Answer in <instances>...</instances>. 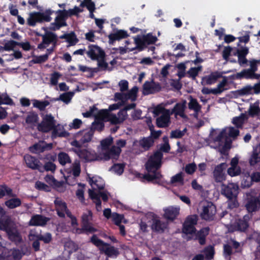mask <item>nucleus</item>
Listing matches in <instances>:
<instances>
[{
	"label": "nucleus",
	"instance_id": "nucleus-4",
	"mask_svg": "<svg viewBox=\"0 0 260 260\" xmlns=\"http://www.w3.org/2000/svg\"><path fill=\"white\" fill-rule=\"evenodd\" d=\"M54 12L51 9L46 10L44 12H34L30 13L27 19V23L29 26H34L37 23L50 22L52 20L51 15Z\"/></svg>",
	"mask_w": 260,
	"mask_h": 260
},
{
	"label": "nucleus",
	"instance_id": "nucleus-11",
	"mask_svg": "<svg viewBox=\"0 0 260 260\" xmlns=\"http://www.w3.org/2000/svg\"><path fill=\"white\" fill-rule=\"evenodd\" d=\"M150 226L153 232L161 234L168 229V222L161 220L158 217H153Z\"/></svg>",
	"mask_w": 260,
	"mask_h": 260
},
{
	"label": "nucleus",
	"instance_id": "nucleus-17",
	"mask_svg": "<svg viewBox=\"0 0 260 260\" xmlns=\"http://www.w3.org/2000/svg\"><path fill=\"white\" fill-rule=\"evenodd\" d=\"M227 165L223 162L217 165L213 172V177L216 182L221 183L225 180V174L224 170L226 169Z\"/></svg>",
	"mask_w": 260,
	"mask_h": 260
},
{
	"label": "nucleus",
	"instance_id": "nucleus-63",
	"mask_svg": "<svg viewBox=\"0 0 260 260\" xmlns=\"http://www.w3.org/2000/svg\"><path fill=\"white\" fill-rule=\"evenodd\" d=\"M113 141V138L111 137L103 140L101 142L103 150H104L109 148V147L112 144Z\"/></svg>",
	"mask_w": 260,
	"mask_h": 260
},
{
	"label": "nucleus",
	"instance_id": "nucleus-12",
	"mask_svg": "<svg viewBox=\"0 0 260 260\" xmlns=\"http://www.w3.org/2000/svg\"><path fill=\"white\" fill-rule=\"evenodd\" d=\"M252 215L247 214L242 218L236 220L233 225L235 230L241 232H246L249 226V221Z\"/></svg>",
	"mask_w": 260,
	"mask_h": 260
},
{
	"label": "nucleus",
	"instance_id": "nucleus-35",
	"mask_svg": "<svg viewBox=\"0 0 260 260\" xmlns=\"http://www.w3.org/2000/svg\"><path fill=\"white\" fill-rule=\"evenodd\" d=\"M22 256V254L19 249L13 248L10 250L7 260H20Z\"/></svg>",
	"mask_w": 260,
	"mask_h": 260
},
{
	"label": "nucleus",
	"instance_id": "nucleus-18",
	"mask_svg": "<svg viewBox=\"0 0 260 260\" xmlns=\"http://www.w3.org/2000/svg\"><path fill=\"white\" fill-rule=\"evenodd\" d=\"M24 159L28 168L42 172L41 164L40 160L36 157L32 156L29 154H26L24 156Z\"/></svg>",
	"mask_w": 260,
	"mask_h": 260
},
{
	"label": "nucleus",
	"instance_id": "nucleus-56",
	"mask_svg": "<svg viewBox=\"0 0 260 260\" xmlns=\"http://www.w3.org/2000/svg\"><path fill=\"white\" fill-rule=\"evenodd\" d=\"M199 217L197 214L188 215L185 219L184 222L195 226L197 224Z\"/></svg>",
	"mask_w": 260,
	"mask_h": 260
},
{
	"label": "nucleus",
	"instance_id": "nucleus-58",
	"mask_svg": "<svg viewBox=\"0 0 260 260\" xmlns=\"http://www.w3.org/2000/svg\"><path fill=\"white\" fill-rule=\"evenodd\" d=\"M197 169V165L194 162L187 164L185 167V172L189 175L193 174Z\"/></svg>",
	"mask_w": 260,
	"mask_h": 260
},
{
	"label": "nucleus",
	"instance_id": "nucleus-13",
	"mask_svg": "<svg viewBox=\"0 0 260 260\" xmlns=\"http://www.w3.org/2000/svg\"><path fill=\"white\" fill-rule=\"evenodd\" d=\"M238 190V186L235 183H229L227 185L222 184L221 193L228 199H232L234 198H237Z\"/></svg>",
	"mask_w": 260,
	"mask_h": 260
},
{
	"label": "nucleus",
	"instance_id": "nucleus-60",
	"mask_svg": "<svg viewBox=\"0 0 260 260\" xmlns=\"http://www.w3.org/2000/svg\"><path fill=\"white\" fill-rule=\"evenodd\" d=\"M258 162H260V156L258 152L254 150L249 159V164L251 166H254Z\"/></svg>",
	"mask_w": 260,
	"mask_h": 260
},
{
	"label": "nucleus",
	"instance_id": "nucleus-37",
	"mask_svg": "<svg viewBox=\"0 0 260 260\" xmlns=\"http://www.w3.org/2000/svg\"><path fill=\"white\" fill-rule=\"evenodd\" d=\"M31 236L35 239H38V240L43 241L45 244L49 243L52 240L51 234L49 233H46L44 235L34 234H32Z\"/></svg>",
	"mask_w": 260,
	"mask_h": 260
},
{
	"label": "nucleus",
	"instance_id": "nucleus-38",
	"mask_svg": "<svg viewBox=\"0 0 260 260\" xmlns=\"http://www.w3.org/2000/svg\"><path fill=\"white\" fill-rule=\"evenodd\" d=\"M58 160L59 164L64 166L67 164L71 162V159L68 153L64 152H60L58 154Z\"/></svg>",
	"mask_w": 260,
	"mask_h": 260
},
{
	"label": "nucleus",
	"instance_id": "nucleus-2",
	"mask_svg": "<svg viewBox=\"0 0 260 260\" xmlns=\"http://www.w3.org/2000/svg\"><path fill=\"white\" fill-rule=\"evenodd\" d=\"M160 167L161 164L149 158L147 162L145 164V169L147 171V173L143 175V179L148 182H152L154 183L160 184L162 175L158 170Z\"/></svg>",
	"mask_w": 260,
	"mask_h": 260
},
{
	"label": "nucleus",
	"instance_id": "nucleus-53",
	"mask_svg": "<svg viewBox=\"0 0 260 260\" xmlns=\"http://www.w3.org/2000/svg\"><path fill=\"white\" fill-rule=\"evenodd\" d=\"M35 187L39 190L45 191L46 192H49L51 191V187L49 186L40 181H38L36 182Z\"/></svg>",
	"mask_w": 260,
	"mask_h": 260
},
{
	"label": "nucleus",
	"instance_id": "nucleus-10",
	"mask_svg": "<svg viewBox=\"0 0 260 260\" xmlns=\"http://www.w3.org/2000/svg\"><path fill=\"white\" fill-rule=\"evenodd\" d=\"M216 213V206L211 202H207L206 205L203 207L201 217L205 220L211 221L214 219Z\"/></svg>",
	"mask_w": 260,
	"mask_h": 260
},
{
	"label": "nucleus",
	"instance_id": "nucleus-51",
	"mask_svg": "<svg viewBox=\"0 0 260 260\" xmlns=\"http://www.w3.org/2000/svg\"><path fill=\"white\" fill-rule=\"evenodd\" d=\"M124 166L123 164H115L111 167L110 170L120 175L123 173Z\"/></svg>",
	"mask_w": 260,
	"mask_h": 260
},
{
	"label": "nucleus",
	"instance_id": "nucleus-59",
	"mask_svg": "<svg viewBox=\"0 0 260 260\" xmlns=\"http://www.w3.org/2000/svg\"><path fill=\"white\" fill-rule=\"evenodd\" d=\"M241 172V168L239 167H231L228 169V174L232 177L238 176Z\"/></svg>",
	"mask_w": 260,
	"mask_h": 260
},
{
	"label": "nucleus",
	"instance_id": "nucleus-9",
	"mask_svg": "<svg viewBox=\"0 0 260 260\" xmlns=\"http://www.w3.org/2000/svg\"><path fill=\"white\" fill-rule=\"evenodd\" d=\"M238 48H236V51L234 55L237 56L238 62L240 66H244L246 64L248 60L246 58V56L249 53V48L245 45L237 44Z\"/></svg>",
	"mask_w": 260,
	"mask_h": 260
},
{
	"label": "nucleus",
	"instance_id": "nucleus-30",
	"mask_svg": "<svg viewBox=\"0 0 260 260\" xmlns=\"http://www.w3.org/2000/svg\"><path fill=\"white\" fill-rule=\"evenodd\" d=\"M39 117L38 114L34 111L28 113V115L25 118V122L28 125L31 126H36V124L38 123Z\"/></svg>",
	"mask_w": 260,
	"mask_h": 260
},
{
	"label": "nucleus",
	"instance_id": "nucleus-36",
	"mask_svg": "<svg viewBox=\"0 0 260 260\" xmlns=\"http://www.w3.org/2000/svg\"><path fill=\"white\" fill-rule=\"evenodd\" d=\"M259 113V101H256L253 104L250 105L248 110V114L250 116L253 117L258 115Z\"/></svg>",
	"mask_w": 260,
	"mask_h": 260
},
{
	"label": "nucleus",
	"instance_id": "nucleus-29",
	"mask_svg": "<svg viewBox=\"0 0 260 260\" xmlns=\"http://www.w3.org/2000/svg\"><path fill=\"white\" fill-rule=\"evenodd\" d=\"M182 232L184 235L182 236L183 238L190 237L197 232L195 226L191 225L185 222H184L182 226Z\"/></svg>",
	"mask_w": 260,
	"mask_h": 260
},
{
	"label": "nucleus",
	"instance_id": "nucleus-21",
	"mask_svg": "<svg viewBox=\"0 0 260 260\" xmlns=\"http://www.w3.org/2000/svg\"><path fill=\"white\" fill-rule=\"evenodd\" d=\"M222 77V74L218 71L211 73L209 75L202 78V84L205 85H211L215 83L217 80Z\"/></svg>",
	"mask_w": 260,
	"mask_h": 260
},
{
	"label": "nucleus",
	"instance_id": "nucleus-5",
	"mask_svg": "<svg viewBox=\"0 0 260 260\" xmlns=\"http://www.w3.org/2000/svg\"><path fill=\"white\" fill-rule=\"evenodd\" d=\"M55 124L54 117L51 114H47L42 118L41 122L38 123L37 128L40 132L47 133L54 128Z\"/></svg>",
	"mask_w": 260,
	"mask_h": 260
},
{
	"label": "nucleus",
	"instance_id": "nucleus-15",
	"mask_svg": "<svg viewBox=\"0 0 260 260\" xmlns=\"http://www.w3.org/2000/svg\"><path fill=\"white\" fill-rule=\"evenodd\" d=\"M143 93L148 95L159 92L161 90V87L160 83L152 80L151 81H146L143 85Z\"/></svg>",
	"mask_w": 260,
	"mask_h": 260
},
{
	"label": "nucleus",
	"instance_id": "nucleus-62",
	"mask_svg": "<svg viewBox=\"0 0 260 260\" xmlns=\"http://www.w3.org/2000/svg\"><path fill=\"white\" fill-rule=\"evenodd\" d=\"M105 127L104 123L103 121L100 120H96L92 123L91 129L93 130H97L99 132L102 131Z\"/></svg>",
	"mask_w": 260,
	"mask_h": 260
},
{
	"label": "nucleus",
	"instance_id": "nucleus-28",
	"mask_svg": "<svg viewBox=\"0 0 260 260\" xmlns=\"http://www.w3.org/2000/svg\"><path fill=\"white\" fill-rule=\"evenodd\" d=\"M100 250L103 252L108 257H112V256L117 257L119 254L117 248L113 246H110V244L109 246L100 247Z\"/></svg>",
	"mask_w": 260,
	"mask_h": 260
},
{
	"label": "nucleus",
	"instance_id": "nucleus-57",
	"mask_svg": "<svg viewBox=\"0 0 260 260\" xmlns=\"http://www.w3.org/2000/svg\"><path fill=\"white\" fill-rule=\"evenodd\" d=\"M72 174L75 177L79 176L81 173L80 164L79 161H75L73 165Z\"/></svg>",
	"mask_w": 260,
	"mask_h": 260
},
{
	"label": "nucleus",
	"instance_id": "nucleus-3",
	"mask_svg": "<svg viewBox=\"0 0 260 260\" xmlns=\"http://www.w3.org/2000/svg\"><path fill=\"white\" fill-rule=\"evenodd\" d=\"M89 50L87 55L92 60L98 61V67L102 70H106L108 68V64L105 61V52L97 45H90L88 46Z\"/></svg>",
	"mask_w": 260,
	"mask_h": 260
},
{
	"label": "nucleus",
	"instance_id": "nucleus-41",
	"mask_svg": "<svg viewBox=\"0 0 260 260\" xmlns=\"http://www.w3.org/2000/svg\"><path fill=\"white\" fill-rule=\"evenodd\" d=\"M202 67H192L186 72V77L191 78L192 80L196 79L199 74V72L202 70Z\"/></svg>",
	"mask_w": 260,
	"mask_h": 260
},
{
	"label": "nucleus",
	"instance_id": "nucleus-39",
	"mask_svg": "<svg viewBox=\"0 0 260 260\" xmlns=\"http://www.w3.org/2000/svg\"><path fill=\"white\" fill-rule=\"evenodd\" d=\"M135 43L136 45V48L139 51H142L147 48L143 36H138L135 38Z\"/></svg>",
	"mask_w": 260,
	"mask_h": 260
},
{
	"label": "nucleus",
	"instance_id": "nucleus-44",
	"mask_svg": "<svg viewBox=\"0 0 260 260\" xmlns=\"http://www.w3.org/2000/svg\"><path fill=\"white\" fill-rule=\"evenodd\" d=\"M90 241L94 245L99 247V249H100V247H102L103 246L104 247V246H109V244L104 242L101 239H99L96 235H92V236L90 238Z\"/></svg>",
	"mask_w": 260,
	"mask_h": 260
},
{
	"label": "nucleus",
	"instance_id": "nucleus-34",
	"mask_svg": "<svg viewBox=\"0 0 260 260\" xmlns=\"http://www.w3.org/2000/svg\"><path fill=\"white\" fill-rule=\"evenodd\" d=\"M188 108L190 110H193L196 113V115H198V113L201 110V106L199 104L197 99L193 98L190 96V101L188 103Z\"/></svg>",
	"mask_w": 260,
	"mask_h": 260
},
{
	"label": "nucleus",
	"instance_id": "nucleus-33",
	"mask_svg": "<svg viewBox=\"0 0 260 260\" xmlns=\"http://www.w3.org/2000/svg\"><path fill=\"white\" fill-rule=\"evenodd\" d=\"M170 116L168 113H163L161 116L157 118L156 119V125L158 127H165L168 126V122H169Z\"/></svg>",
	"mask_w": 260,
	"mask_h": 260
},
{
	"label": "nucleus",
	"instance_id": "nucleus-54",
	"mask_svg": "<svg viewBox=\"0 0 260 260\" xmlns=\"http://www.w3.org/2000/svg\"><path fill=\"white\" fill-rule=\"evenodd\" d=\"M162 139L164 143L161 145L159 151H160L161 152L168 153L171 148L169 143L168 138L167 136H165L163 137Z\"/></svg>",
	"mask_w": 260,
	"mask_h": 260
},
{
	"label": "nucleus",
	"instance_id": "nucleus-26",
	"mask_svg": "<svg viewBox=\"0 0 260 260\" xmlns=\"http://www.w3.org/2000/svg\"><path fill=\"white\" fill-rule=\"evenodd\" d=\"M138 143L139 146L143 148L144 151H148L154 145V141L151 137H147L140 139Z\"/></svg>",
	"mask_w": 260,
	"mask_h": 260
},
{
	"label": "nucleus",
	"instance_id": "nucleus-23",
	"mask_svg": "<svg viewBox=\"0 0 260 260\" xmlns=\"http://www.w3.org/2000/svg\"><path fill=\"white\" fill-rule=\"evenodd\" d=\"M76 153L81 159H84L86 162L92 161L97 159L93 154L85 149H79L76 150Z\"/></svg>",
	"mask_w": 260,
	"mask_h": 260
},
{
	"label": "nucleus",
	"instance_id": "nucleus-7",
	"mask_svg": "<svg viewBox=\"0 0 260 260\" xmlns=\"http://www.w3.org/2000/svg\"><path fill=\"white\" fill-rule=\"evenodd\" d=\"M42 37V41L38 44V48L43 50L46 48L50 44H52L54 46L57 45V35L49 31H46L44 35H39Z\"/></svg>",
	"mask_w": 260,
	"mask_h": 260
},
{
	"label": "nucleus",
	"instance_id": "nucleus-6",
	"mask_svg": "<svg viewBox=\"0 0 260 260\" xmlns=\"http://www.w3.org/2000/svg\"><path fill=\"white\" fill-rule=\"evenodd\" d=\"M57 14L54 22L51 23L50 29L56 30L59 29L61 27L66 26V22L68 17L67 15L66 10H58L55 12Z\"/></svg>",
	"mask_w": 260,
	"mask_h": 260
},
{
	"label": "nucleus",
	"instance_id": "nucleus-40",
	"mask_svg": "<svg viewBox=\"0 0 260 260\" xmlns=\"http://www.w3.org/2000/svg\"><path fill=\"white\" fill-rule=\"evenodd\" d=\"M138 87L136 86H134L128 92L125 94V101L131 100L132 102L136 100Z\"/></svg>",
	"mask_w": 260,
	"mask_h": 260
},
{
	"label": "nucleus",
	"instance_id": "nucleus-27",
	"mask_svg": "<svg viewBox=\"0 0 260 260\" xmlns=\"http://www.w3.org/2000/svg\"><path fill=\"white\" fill-rule=\"evenodd\" d=\"M92 213L89 210L87 213H84L81 216V224L84 228H94L92 226V223L90 222L92 220Z\"/></svg>",
	"mask_w": 260,
	"mask_h": 260
},
{
	"label": "nucleus",
	"instance_id": "nucleus-32",
	"mask_svg": "<svg viewBox=\"0 0 260 260\" xmlns=\"http://www.w3.org/2000/svg\"><path fill=\"white\" fill-rule=\"evenodd\" d=\"M247 119L248 117L246 114L241 113L239 116L233 117L232 123L237 128H242L245 121Z\"/></svg>",
	"mask_w": 260,
	"mask_h": 260
},
{
	"label": "nucleus",
	"instance_id": "nucleus-48",
	"mask_svg": "<svg viewBox=\"0 0 260 260\" xmlns=\"http://www.w3.org/2000/svg\"><path fill=\"white\" fill-rule=\"evenodd\" d=\"M145 44L147 45L154 44L157 41V38L156 36H153L152 34L150 32L146 35L143 36Z\"/></svg>",
	"mask_w": 260,
	"mask_h": 260
},
{
	"label": "nucleus",
	"instance_id": "nucleus-14",
	"mask_svg": "<svg viewBox=\"0 0 260 260\" xmlns=\"http://www.w3.org/2000/svg\"><path fill=\"white\" fill-rule=\"evenodd\" d=\"M105 150V152L102 154L101 159L106 161L110 159L117 160L121 152V149L115 145Z\"/></svg>",
	"mask_w": 260,
	"mask_h": 260
},
{
	"label": "nucleus",
	"instance_id": "nucleus-52",
	"mask_svg": "<svg viewBox=\"0 0 260 260\" xmlns=\"http://www.w3.org/2000/svg\"><path fill=\"white\" fill-rule=\"evenodd\" d=\"M67 41L69 43V46H74L79 41L74 31L68 34Z\"/></svg>",
	"mask_w": 260,
	"mask_h": 260
},
{
	"label": "nucleus",
	"instance_id": "nucleus-16",
	"mask_svg": "<svg viewBox=\"0 0 260 260\" xmlns=\"http://www.w3.org/2000/svg\"><path fill=\"white\" fill-rule=\"evenodd\" d=\"M53 148L52 143H47L45 141H39V142L34 144L29 147L30 151L33 153H40L45 150H50Z\"/></svg>",
	"mask_w": 260,
	"mask_h": 260
},
{
	"label": "nucleus",
	"instance_id": "nucleus-42",
	"mask_svg": "<svg viewBox=\"0 0 260 260\" xmlns=\"http://www.w3.org/2000/svg\"><path fill=\"white\" fill-rule=\"evenodd\" d=\"M50 102L48 101H41L38 100H33V106L38 108L40 111H43L46 107L49 106Z\"/></svg>",
	"mask_w": 260,
	"mask_h": 260
},
{
	"label": "nucleus",
	"instance_id": "nucleus-47",
	"mask_svg": "<svg viewBox=\"0 0 260 260\" xmlns=\"http://www.w3.org/2000/svg\"><path fill=\"white\" fill-rule=\"evenodd\" d=\"M228 84V79L225 77H223L222 80L218 83L217 87L215 88L216 93L218 94H221L222 92L227 89L225 86Z\"/></svg>",
	"mask_w": 260,
	"mask_h": 260
},
{
	"label": "nucleus",
	"instance_id": "nucleus-46",
	"mask_svg": "<svg viewBox=\"0 0 260 260\" xmlns=\"http://www.w3.org/2000/svg\"><path fill=\"white\" fill-rule=\"evenodd\" d=\"M73 92H67L61 94L59 98L56 99V100H60L66 104H68L74 96Z\"/></svg>",
	"mask_w": 260,
	"mask_h": 260
},
{
	"label": "nucleus",
	"instance_id": "nucleus-8",
	"mask_svg": "<svg viewBox=\"0 0 260 260\" xmlns=\"http://www.w3.org/2000/svg\"><path fill=\"white\" fill-rule=\"evenodd\" d=\"M210 228L208 226L202 228L199 231L196 232L193 235L190 237H184L187 241L190 240L198 241L201 245L206 244V237L209 235Z\"/></svg>",
	"mask_w": 260,
	"mask_h": 260
},
{
	"label": "nucleus",
	"instance_id": "nucleus-43",
	"mask_svg": "<svg viewBox=\"0 0 260 260\" xmlns=\"http://www.w3.org/2000/svg\"><path fill=\"white\" fill-rule=\"evenodd\" d=\"M252 72L249 69H244L241 72L237 73L235 77L237 79L245 78L246 79H252Z\"/></svg>",
	"mask_w": 260,
	"mask_h": 260
},
{
	"label": "nucleus",
	"instance_id": "nucleus-1",
	"mask_svg": "<svg viewBox=\"0 0 260 260\" xmlns=\"http://www.w3.org/2000/svg\"><path fill=\"white\" fill-rule=\"evenodd\" d=\"M6 214L7 212L0 205V230L6 233L10 241L18 244L22 241V237L16 223Z\"/></svg>",
	"mask_w": 260,
	"mask_h": 260
},
{
	"label": "nucleus",
	"instance_id": "nucleus-20",
	"mask_svg": "<svg viewBox=\"0 0 260 260\" xmlns=\"http://www.w3.org/2000/svg\"><path fill=\"white\" fill-rule=\"evenodd\" d=\"M128 37L127 32L123 29L117 30L113 33L110 34L108 37L109 44L114 45L116 41H120L123 39L127 38Z\"/></svg>",
	"mask_w": 260,
	"mask_h": 260
},
{
	"label": "nucleus",
	"instance_id": "nucleus-19",
	"mask_svg": "<svg viewBox=\"0 0 260 260\" xmlns=\"http://www.w3.org/2000/svg\"><path fill=\"white\" fill-rule=\"evenodd\" d=\"M50 218L45 217L41 214H35L31 216L29 225L30 226H45L50 220Z\"/></svg>",
	"mask_w": 260,
	"mask_h": 260
},
{
	"label": "nucleus",
	"instance_id": "nucleus-64",
	"mask_svg": "<svg viewBox=\"0 0 260 260\" xmlns=\"http://www.w3.org/2000/svg\"><path fill=\"white\" fill-rule=\"evenodd\" d=\"M109 120L112 124H117L122 123L124 121V118L120 119L118 116L115 114H111L109 117Z\"/></svg>",
	"mask_w": 260,
	"mask_h": 260
},
{
	"label": "nucleus",
	"instance_id": "nucleus-55",
	"mask_svg": "<svg viewBox=\"0 0 260 260\" xmlns=\"http://www.w3.org/2000/svg\"><path fill=\"white\" fill-rule=\"evenodd\" d=\"M112 221L116 225H119L122 220L124 219V215L120 214L116 212H114L112 214Z\"/></svg>",
	"mask_w": 260,
	"mask_h": 260
},
{
	"label": "nucleus",
	"instance_id": "nucleus-50",
	"mask_svg": "<svg viewBox=\"0 0 260 260\" xmlns=\"http://www.w3.org/2000/svg\"><path fill=\"white\" fill-rule=\"evenodd\" d=\"M76 233L78 234H81L83 233H93L98 232V230L96 228H84V225L81 224V228H77L75 229Z\"/></svg>",
	"mask_w": 260,
	"mask_h": 260
},
{
	"label": "nucleus",
	"instance_id": "nucleus-61",
	"mask_svg": "<svg viewBox=\"0 0 260 260\" xmlns=\"http://www.w3.org/2000/svg\"><path fill=\"white\" fill-rule=\"evenodd\" d=\"M10 250L5 246H0V260H7Z\"/></svg>",
	"mask_w": 260,
	"mask_h": 260
},
{
	"label": "nucleus",
	"instance_id": "nucleus-31",
	"mask_svg": "<svg viewBox=\"0 0 260 260\" xmlns=\"http://www.w3.org/2000/svg\"><path fill=\"white\" fill-rule=\"evenodd\" d=\"M5 205L10 209L20 207L22 204L21 200L18 198L12 197L5 202Z\"/></svg>",
	"mask_w": 260,
	"mask_h": 260
},
{
	"label": "nucleus",
	"instance_id": "nucleus-22",
	"mask_svg": "<svg viewBox=\"0 0 260 260\" xmlns=\"http://www.w3.org/2000/svg\"><path fill=\"white\" fill-rule=\"evenodd\" d=\"M54 204L57 215L60 217L64 218L65 211L68 209L67 204L58 198L54 200Z\"/></svg>",
	"mask_w": 260,
	"mask_h": 260
},
{
	"label": "nucleus",
	"instance_id": "nucleus-25",
	"mask_svg": "<svg viewBox=\"0 0 260 260\" xmlns=\"http://www.w3.org/2000/svg\"><path fill=\"white\" fill-rule=\"evenodd\" d=\"M245 206L249 213L256 211L260 207V200L258 198H252L248 201Z\"/></svg>",
	"mask_w": 260,
	"mask_h": 260
},
{
	"label": "nucleus",
	"instance_id": "nucleus-49",
	"mask_svg": "<svg viewBox=\"0 0 260 260\" xmlns=\"http://www.w3.org/2000/svg\"><path fill=\"white\" fill-rule=\"evenodd\" d=\"M252 89H253V86L248 85L243 87L241 89L235 91V92L238 93V95L241 96L248 95L252 93Z\"/></svg>",
	"mask_w": 260,
	"mask_h": 260
},
{
	"label": "nucleus",
	"instance_id": "nucleus-45",
	"mask_svg": "<svg viewBox=\"0 0 260 260\" xmlns=\"http://www.w3.org/2000/svg\"><path fill=\"white\" fill-rule=\"evenodd\" d=\"M32 56L33 59L30 61V62L34 64H41L45 62L48 59L49 57L46 54L40 56H37L33 54L32 55Z\"/></svg>",
	"mask_w": 260,
	"mask_h": 260
},
{
	"label": "nucleus",
	"instance_id": "nucleus-24",
	"mask_svg": "<svg viewBox=\"0 0 260 260\" xmlns=\"http://www.w3.org/2000/svg\"><path fill=\"white\" fill-rule=\"evenodd\" d=\"M164 217L168 221H173L179 214V209L172 206L164 209Z\"/></svg>",
	"mask_w": 260,
	"mask_h": 260
}]
</instances>
